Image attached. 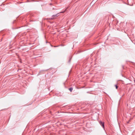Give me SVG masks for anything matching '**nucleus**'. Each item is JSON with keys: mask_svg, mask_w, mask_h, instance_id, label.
I'll return each instance as SVG.
<instances>
[{"mask_svg": "<svg viewBox=\"0 0 135 135\" xmlns=\"http://www.w3.org/2000/svg\"><path fill=\"white\" fill-rule=\"evenodd\" d=\"M69 89L71 92L73 90V88H69Z\"/></svg>", "mask_w": 135, "mask_h": 135, "instance_id": "7ed1b4c3", "label": "nucleus"}, {"mask_svg": "<svg viewBox=\"0 0 135 135\" xmlns=\"http://www.w3.org/2000/svg\"><path fill=\"white\" fill-rule=\"evenodd\" d=\"M99 123L100 125L102 126L103 128L104 129V122H102L101 121H100L99 122Z\"/></svg>", "mask_w": 135, "mask_h": 135, "instance_id": "f257e3e1", "label": "nucleus"}, {"mask_svg": "<svg viewBox=\"0 0 135 135\" xmlns=\"http://www.w3.org/2000/svg\"><path fill=\"white\" fill-rule=\"evenodd\" d=\"M58 46H54V47H58Z\"/></svg>", "mask_w": 135, "mask_h": 135, "instance_id": "423d86ee", "label": "nucleus"}, {"mask_svg": "<svg viewBox=\"0 0 135 135\" xmlns=\"http://www.w3.org/2000/svg\"><path fill=\"white\" fill-rule=\"evenodd\" d=\"M54 9V8H52V9Z\"/></svg>", "mask_w": 135, "mask_h": 135, "instance_id": "6e6552de", "label": "nucleus"}, {"mask_svg": "<svg viewBox=\"0 0 135 135\" xmlns=\"http://www.w3.org/2000/svg\"><path fill=\"white\" fill-rule=\"evenodd\" d=\"M66 9L65 11H64L63 12H60V13H63L64 12L66 11Z\"/></svg>", "mask_w": 135, "mask_h": 135, "instance_id": "39448f33", "label": "nucleus"}, {"mask_svg": "<svg viewBox=\"0 0 135 135\" xmlns=\"http://www.w3.org/2000/svg\"><path fill=\"white\" fill-rule=\"evenodd\" d=\"M115 87L116 89H118V86L117 85H115Z\"/></svg>", "mask_w": 135, "mask_h": 135, "instance_id": "20e7f679", "label": "nucleus"}, {"mask_svg": "<svg viewBox=\"0 0 135 135\" xmlns=\"http://www.w3.org/2000/svg\"><path fill=\"white\" fill-rule=\"evenodd\" d=\"M52 4H51V3H50V5H52Z\"/></svg>", "mask_w": 135, "mask_h": 135, "instance_id": "0eeeda50", "label": "nucleus"}, {"mask_svg": "<svg viewBox=\"0 0 135 135\" xmlns=\"http://www.w3.org/2000/svg\"><path fill=\"white\" fill-rule=\"evenodd\" d=\"M59 13H58L56 15H53L52 16V17L51 18H50V19H51V20H53V19H54L55 18L57 17L59 15Z\"/></svg>", "mask_w": 135, "mask_h": 135, "instance_id": "f03ea898", "label": "nucleus"}]
</instances>
